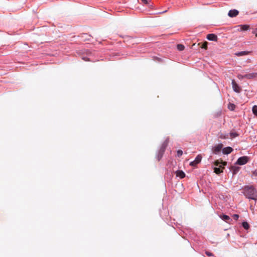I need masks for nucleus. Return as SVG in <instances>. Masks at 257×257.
<instances>
[{
    "instance_id": "nucleus-32",
    "label": "nucleus",
    "mask_w": 257,
    "mask_h": 257,
    "mask_svg": "<svg viewBox=\"0 0 257 257\" xmlns=\"http://www.w3.org/2000/svg\"><path fill=\"white\" fill-rule=\"evenodd\" d=\"M256 30H257V28H256Z\"/></svg>"
},
{
    "instance_id": "nucleus-2",
    "label": "nucleus",
    "mask_w": 257,
    "mask_h": 257,
    "mask_svg": "<svg viewBox=\"0 0 257 257\" xmlns=\"http://www.w3.org/2000/svg\"><path fill=\"white\" fill-rule=\"evenodd\" d=\"M168 144V139H166L161 145L160 149L158 151L157 154V158L158 161H160L164 154L166 147Z\"/></svg>"
},
{
    "instance_id": "nucleus-18",
    "label": "nucleus",
    "mask_w": 257,
    "mask_h": 257,
    "mask_svg": "<svg viewBox=\"0 0 257 257\" xmlns=\"http://www.w3.org/2000/svg\"><path fill=\"white\" fill-rule=\"evenodd\" d=\"M214 172L217 174H220L222 172V170H221L220 168H217V167H215L214 168Z\"/></svg>"
},
{
    "instance_id": "nucleus-1",
    "label": "nucleus",
    "mask_w": 257,
    "mask_h": 257,
    "mask_svg": "<svg viewBox=\"0 0 257 257\" xmlns=\"http://www.w3.org/2000/svg\"><path fill=\"white\" fill-rule=\"evenodd\" d=\"M241 193L249 200H257V190L252 185L245 186Z\"/></svg>"
},
{
    "instance_id": "nucleus-30",
    "label": "nucleus",
    "mask_w": 257,
    "mask_h": 257,
    "mask_svg": "<svg viewBox=\"0 0 257 257\" xmlns=\"http://www.w3.org/2000/svg\"><path fill=\"white\" fill-rule=\"evenodd\" d=\"M82 59L83 60H84V61H89V59L87 57H82Z\"/></svg>"
},
{
    "instance_id": "nucleus-8",
    "label": "nucleus",
    "mask_w": 257,
    "mask_h": 257,
    "mask_svg": "<svg viewBox=\"0 0 257 257\" xmlns=\"http://www.w3.org/2000/svg\"><path fill=\"white\" fill-rule=\"evenodd\" d=\"M222 148V145L221 144H218L215 146L212 149L213 152L216 154L218 153L221 150Z\"/></svg>"
},
{
    "instance_id": "nucleus-13",
    "label": "nucleus",
    "mask_w": 257,
    "mask_h": 257,
    "mask_svg": "<svg viewBox=\"0 0 257 257\" xmlns=\"http://www.w3.org/2000/svg\"><path fill=\"white\" fill-rule=\"evenodd\" d=\"M176 176L182 179L185 177V173L182 170H178L176 172Z\"/></svg>"
},
{
    "instance_id": "nucleus-17",
    "label": "nucleus",
    "mask_w": 257,
    "mask_h": 257,
    "mask_svg": "<svg viewBox=\"0 0 257 257\" xmlns=\"http://www.w3.org/2000/svg\"><path fill=\"white\" fill-rule=\"evenodd\" d=\"M142 2L146 5H148L150 8L153 7V5L150 4L151 0H141Z\"/></svg>"
},
{
    "instance_id": "nucleus-26",
    "label": "nucleus",
    "mask_w": 257,
    "mask_h": 257,
    "mask_svg": "<svg viewBox=\"0 0 257 257\" xmlns=\"http://www.w3.org/2000/svg\"><path fill=\"white\" fill-rule=\"evenodd\" d=\"M237 77L239 79H240V80L245 78V77H244V75H241V74H238L237 76Z\"/></svg>"
},
{
    "instance_id": "nucleus-6",
    "label": "nucleus",
    "mask_w": 257,
    "mask_h": 257,
    "mask_svg": "<svg viewBox=\"0 0 257 257\" xmlns=\"http://www.w3.org/2000/svg\"><path fill=\"white\" fill-rule=\"evenodd\" d=\"M239 14V11L236 9H232L230 10L228 13V17L230 18H234L236 17Z\"/></svg>"
},
{
    "instance_id": "nucleus-22",
    "label": "nucleus",
    "mask_w": 257,
    "mask_h": 257,
    "mask_svg": "<svg viewBox=\"0 0 257 257\" xmlns=\"http://www.w3.org/2000/svg\"><path fill=\"white\" fill-rule=\"evenodd\" d=\"M232 171L233 174H236L238 172L239 168L238 167H232Z\"/></svg>"
},
{
    "instance_id": "nucleus-11",
    "label": "nucleus",
    "mask_w": 257,
    "mask_h": 257,
    "mask_svg": "<svg viewBox=\"0 0 257 257\" xmlns=\"http://www.w3.org/2000/svg\"><path fill=\"white\" fill-rule=\"evenodd\" d=\"M219 217L222 220H223V221H225L227 223H229L230 221H231V219L230 218V217L227 215H225V214L220 215L219 216Z\"/></svg>"
},
{
    "instance_id": "nucleus-5",
    "label": "nucleus",
    "mask_w": 257,
    "mask_h": 257,
    "mask_svg": "<svg viewBox=\"0 0 257 257\" xmlns=\"http://www.w3.org/2000/svg\"><path fill=\"white\" fill-rule=\"evenodd\" d=\"M202 160V156L200 155H198L195 158V160L190 163V165L191 166H195L199 164Z\"/></svg>"
},
{
    "instance_id": "nucleus-16",
    "label": "nucleus",
    "mask_w": 257,
    "mask_h": 257,
    "mask_svg": "<svg viewBox=\"0 0 257 257\" xmlns=\"http://www.w3.org/2000/svg\"><path fill=\"white\" fill-rule=\"evenodd\" d=\"M229 136L231 138H235V137L238 136V134L236 132H230L229 133Z\"/></svg>"
},
{
    "instance_id": "nucleus-4",
    "label": "nucleus",
    "mask_w": 257,
    "mask_h": 257,
    "mask_svg": "<svg viewBox=\"0 0 257 257\" xmlns=\"http://www.w3.org/2000/svg\"><path fill=\"white\" fill-rule=\"evenodd\" d=\"M232 87L233 91L236 93H239L241 91L240 87L236 83L234 80L231 82Z\"/></svg>"
},
{
    "instance_id": "nucleus-10",
    "label": "nucleus",
    "mask_w": 257,
    "mask_h": 257,
    "mask_svg": "<svg viewBox=\"0 0 257 257\" xmlns=\"http://www.w3.org/2000/svg\"><path fill=\"white\" fill-rule=\"evenodd\" d=\"M233 149L230 147H225L222 149V153L225 155H228L233 151Z\"/></svg>"
},
{
    "instance_id": "nucleus-28",
    "label": "nucleus",
    "mask_w": 257,
    "mask_h": 257,
    "mask_svg": "<svg viewBox=\"0 0 257 257\" xmlns=\"http://www.w3.org/2000/svg\"><path fill=\"white\" fill-rule=\"evenodd\" d=\"M252 34H254L255 36H257V30L256 29H255L253 30L252 32Z\"/></svg>"
},
{
    "instance_id": "nucleus-27",
    "label": "nucleus",
    "mask_w": 257,
    "mask_h": 257,
    "mask_svg": "<svg viewBox=\"0 0 257 257\" xmlns=\"http://www.w3.org/2000/svg\"><path fill=\"white\" fill-rule=\"evenodd\" d=\"M166 12H167V11H163V12H160L156 13H151L150 14H163V13H165Z\"/></svg>"
},
{
    "instance_id": "nucleus-7",
    "label": "nucleus",
    "mask_w": 257,
    "mask_h": 257,
    "mask_svg": "<svg viewBox=\"0 0 257 257\" xmlns=\"http://www.w3.org/2000/svg\"><path fill=\"white\" fill-rule=\"evenodd\" d=\"M236 27L240 28V29H237L238 31H247L249 29V26L247 25H238Z\"/></svg>"
},
{
    "instance_id": "nucleus-25",
    "label": "nucleus",
    "mask_w": 257,
    "mask_h": 257,
    "mask_svg": "<svg viewBox=\"0 0 257 257\" xmlns=\"http://www.w3.org/2000/svg\"><path fill=\"white\" fill-rule=\"evenodd\" d=\"M232 217L234 220H237L239 218V215L238 214H234L232 215Z\"/></svg>"
},
{
    "instance_id": "nucleus-12",
    "label": "nucleus",
    "mask_w": 257,
    "mask_h": 257,
    "mask_svg": "<svg viewBox=\"0 0 257 257\" xmlns=\"http://www.w3.org/2000/svg\"><path fill=\"white\" fill-rule=\"evenodd\" d=\"M244 77H245V78L248 79H252L253 78L257 77V73H251L246 74L244 75Z\"/></svg>"
},
{
    "instance_id": "nucleus-23",
    "label": "nucleus",
    "mask_w": 257,
    "mask_h": 257,
    "mask_svg": "<svg viewBox=\"0 0 257 257\" xmlns=\"http://www.w3.org/2000/svg\"><path fill=\"white\" fill-rule=\"evenodd\" d=\"M205 253L207 256L209 257H215L214 255L212 253L208 251H206Z\"/></svg>"
},
{
    "instance_id": "nucleus-19",
    "label": "nucleus",
    "mask_w": 257,
    "mask_h": 257,
    "mask_svg": "<svg viewBox=\"0 0 257 257\" xmlns=\"http://www.w3.org/2000/svg\"><path fill=\"white\" fill-rule=\"evenodd\" d=\"M252 113L254 115L257 116V105H253L252 108Z\"/></svg>"
},
{
    "instance_id": "nucleus-29",
    "label": "nucleus",
    "mask_w": 257,
    "mask_h": 257,
    "mask_svg": "<svg viewBox=\"0 0 257 257\" xmlns=\"http://www.w3.org/2000/svg\"><path fill=\"white\" fill-rule=\"evenodd\" d=\"M221 164L219 166V167H222V166H225L226 165V162H221Z\"/></svg>"
},
{
    "instance_id": "nucleus-14",
    "label": "nucleus",
    "mask_w": 257,
    "mask_h": 257,
    "mask_svg": "<svg viewBox=\"0 0 257 257\" xmlns=\"http://www.w3.org/2000/svg\"><path fill=\"white\" fill-rule=\"evenodd\" d=\"M250 53V52H249V51H241V52L235 53V55L237 56H242L248 55Z\"/></svg>"
},
{
    "instance_id": "nucleus-20",
    "label": "nucleus",
    "mask_w": 257,
    "mask_h": 257,
    "mask_svg": "<svg viewBox=\"0 0 257 257\" xmlns=\"http://www.w3.org/2000/svg\"><path fill=\"white\" fill-rule=\"evenodd\" d=\"M235 108V105L233 103H229L228 106V108L230 110H233Z\"/></svg>"
},
{
    "instance_id": "nucleus-21",
    "label": "nucleus",
    "mask_w": 257,
    "mask_h": 257,
    "mask_svg": "<svg viewBox=\"0 0 257 257\" xmlns=\"http://www.w3.org/2000/svg\"><path fill=\"white\" fill-rule=\"evenodd\" d=\"M177 48L179 51H183L185 47L182 44H178L177 46Z\"/></svg>"
},
{
    "instance_id": "nucleus-3",
    "label": "nucleus",
    "mask_w": 257,
    "mask_h": 257,
    "mask_svg": "<svg viewBox=\"0 0 257 257\" xmlns=\"http://www.w3.org/2000/svg\"><path fill=\"white\" fill-rule=\"evenodd\" d=\"M249 160V158L247 156L239 157L236 161L235 164L239 165H243L246 164Z\"/></svg>"
},
{
    "instance_id": "nucleus-24",
    "label": "nucleus",
    "mask_w": 257,
    "mask_h": 257,
    "mask_svg": "<svg viewBox=\"0 0 257 257\" xmlns=\"http://www.w3.org/2000/svg\"><path fill=\"white\" fill-rule=\"evenodd\" d=\"M177 156L179 157L182 155L183 151L182 150H179L177 151Z\"/></svg>"
},
{
    "instance_id": "nucleus-31",
    "label": "nucleus",
    "mask_w": 257,
    "mask_h": 257,
    "mask_svg": "<svg viewBox=\"0 0 257 257\" xmlns=\"http://www.w3.org/2000/svg\"><path fill=\"white\" fill-rule=\"evenodd\" d=\"M218 161L216 162V163H215L216 166H218Z\"/></svg>"
},
{
    "instance_id": "nucleus-15",
    "label": "nucleus",
    "mask_w": 257,
    "mask_h": 257,
    "mask_svg": "<svg viewBox=\"0 0 257 257\" xmlns=\"http://www.w3.org/2000/svg\"><path fill=\"white\" fill-rule=\"evenodd\" d=\"M242 226L246 230H247L249 228V225L246 221H243L242 223Z\"/></svg>"
},
{
    "instance_id": "nucleus-9",
    "label": "nucleus",
    "mask_w": 257,
    "mask_h": 257,
    "mask_svg": "<svg viewBox=\"0 0 257 257\" xmlns=\"http://www.w3.org/2000/svg\"><path fill=\"white\" fill-rule=\"evenodd\" d=\"M207 39L209 41H217V37L214 34H209L207 35Z\"/></svg>"
}]
</instances>
